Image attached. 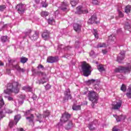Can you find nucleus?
Here are the masks:
<instances>
[{"instance_id":"f257e3e1","label":"nucleus","mask_w":131,"mask_h":131,"mask_svg":"<svg viewBox=\"0 0 131 131\" xmlns=\"http://www.w3.org/2000/svg\"><path fill=\"white\" fill-rule=\"evenodd\" d=\"M19 88H20V84L17 82L9 83L7 84V90H4V93L7 95H10L13 92L18 94L19 93Z\"/></svg>"},{"instance_id":"f03ea898","label":"nucleus","mask_w":131,"mask_h":131,"mask_svg":"<svg viewBox=\"0 0 131 131\" xmlns=\"http://www.w3.org/2000/svg\"><path fill=\"white\" fill-rule=\"evenodd\" d=\"M88 98L89 101L92 102L91 106L92 108H94L95 107V104L98 103V99H99L98 94L95 91H88Z\"/></svg>"},{"instance_id":"7ed1b4c3","label":"nucleus","mask_w":131,"mask_h":131,"mask_svg":"<svg viewBox=\"0 0 131 131\" xmlns=\"http://www.w3.org/2000/svg\"><path fill=\"white\" fill-rule=\"evenodd\" d=\"M81 69L84 76L88 77L91 75V73H92V67L90 64L85 61H83L81 66Z\"/></svg>"},{"instance_id":"20e7f679","label":"nucleus","mask_w":131,"mask_h":131,"mask_svg":"<svg viewBox=\"0 0 131 131\" xmlns=\"http://www.w3.org/2000/svg\"><path fill=\"white\" fill-rule=\"evenodd\" d=\"M35 73L39 76H42V78L36 81V83L38 84H43V83H46V82L49 81V79L47 77V74H46V73H43L41 71H37L35 72Z\"/></svg>"},{"instance_id":"39448f33","label":"nucleus","mask_w":131,"mask_h":131,"mask_svg":"<svg viewBox=\"0 0 131 131\" xmlns=\"http://www.w3.org/2000/svg\"><path fill=\"white\" fill-rule=\"evenodd\" d=\"M123 72L124 73H130L131 65L130 63H128L127 65L124 67H119L115 70V72Z\"/></svg>"},{"instance_id":"423d86ee","label":"nucleus","mask_w":131,"mask_h":131,"mask_svg":"<svg viewBox=\"0 0 131 131\" xmlns=\"http://www.w3.org/2000/svg\"><path fill=\"white\" fill-rule=\"evenodd\" d=\"M86 83L88 84H93L94 85V89L96 90V91L100 90V81L98 79H91L86 81Z\"/></svg>"},{"instance_id":"0eeeda50","label":"nucleus","mask_w":131,"mask_h":131,"mask_svg":"<svg viewBox=\"0 0 131 131\" xmlns=\"http://www.w3.org/2000/svg\"><path fill=\"white\" fill-rule=\"evenodd\" d=\"M16 10L18 14L22 15V14H24V12L26 11V5L21 4H18L16 7Z\"/></svg>"},{"instance_id":"6e6552de","label":"nucleus","mask_w":131,"mask_h":131,"mask_svg":"<svg viewBox=\"0 0 131 131\" xmlns=\"http://www.w3.org/2000/svg\"><path fill=\"white\" fill-rule=\"evenodd\" d=\"M20 119H21V115H17L15 116L14 120H10L9 122V125L10 127H12L15 124H17V123L19 122Z\"/></svg>"},{"instance_id":"1a4fd4ad","label":"nucleus","mask_w":131,"mask_h":131,"mask_svg":"<svg viewBox=\"0 0 131 131\" xmlns=\"http://www.w3.org/2000/svg\"><path fill=\"white\" fill-rule=\"evenodd\" d=\"M71 117V115L69 114L67 112H65L62 115V117L60 119V122L62 123H65L66 121H68V120Z\"/></svg>"},{"instance_id":"9d476101","label":"nucleus","mask_w":131,"mask_h":131,"mask_svg":"<svg viewBox=\"0 0 131 131\" xmlns=\"http://www.w3.org/2000/svg\"><path fill=\"white\" fill-rule=\"evenodd\" d=\"M25 115L26 116H28L26 117V119L29 120V122H33V118H34V116L33 114H31V110H29L25 113Z\"/></svg>"},{"instance_id":"9b49d317","label":"nucleus","mask_w":131,"mask_h":131,"mask_svg":"<svg viewBox=\"0 0 131 131\" xmlns=\"http://www.w3.org/2000/svg\"><path fill=\"white\" fill-rule=\"evenodd\" d=\"M4 113H8L10 114L13 113V111L8 108H5L4 110H0V119H2L3 117H5Z\"/></svg>"},{"instance_id":"f8f14e48","label":"nucleus","mask_w":131,"mask_h":131,"mask_svg":"<svg viewBox=\"0 0 131 131\" xmlns=\"http://www.w3.org/2000/svg\"><path fill=\"white\" fill-rule=\"evenodd\" d=\"M70 89H67L64 93V97H63L64 101H68V100H71L72 97L71 96V94L70 93Z\"/></svg>"},{"instance_id":"ddd939ff","label":"nucleus","mask_w":131,"mask_h":131,"mask_svg":"<svg viewBox=\"0 0 131 131\" xmlns=\"http://www.w3.org/2000/svg\"><path fill=\"white\" fill-rule=\"evenodd\" d=\"M76 14H78L79 15L80 14H88L89 13V11L86 9H84V8L79 6L76 8Z\"/></svg>"},{"instance_id":"4468645a","label":"nucleus","mask_w":131,"mask_h":131,"mask_svg":"<svg viewBox=\"0 0 131 131\" xmlns=\"http://www.w3.org/2000/svg\"><path fill=\"white\" fill-rule=\"evenodd\" d=\"M38 34H39V32L37 31H33L32 32V34L31 35L30 38L32 40H36L37 38H38Z\"/></svg>"},{"instance_id":"2eb2a0df","label":"nucleus","mask_w":131,"mask_h":131,"mask_svg":"<svg viewBox=\"0 0 131 131\" xmlns=\"http://www.w3.org/2000/svg\"><path fill=\"white\" fill-rule=\"evenodd\" d=\"M125 54V51H121L120 55L117 57V59L119 63H121V61H122V60H124Z\"/></svg>"},{"instance_id":"dca6fc26","label":"nucleus","mask_w":131,"mask_h":131,"mask_svg":"<svg viewBox=\"0 0 131 131\" xmlns=\"http://www.w3.org/2000/svg\"><path fill=\"white\" fill-rule=\"evenodd\" d=\"M122 105V103L121 101L115 102L113 103V109H114L115 110H119V109H120V107H121Z\"/></svg>"},{"instance_id":"f3484780","label":"nucleus","mask_w":131,"mask_h":131,"mask_svg":"<svg viewBox=\"0 0 131 131\" xmlns=\"http://www.w3.org/2000/svg\"><path fill=\"white\" fill-rule=\"evenodd\" d=\"M73 28L76 32H80V31H81V25L75 23L73 24Z\"/></svg>"},{"instance_id":"a211bd4d","label":"nucleus","mask_w":131,"mask_h":131,"mask_svg":"<svg viewBox=\"0 0 131 131\" xmlns=\"http://www.w3.org/2000/svg\"><path fill=\"white\" fill-rule=\"evenodd\" d=\"M12 68L14 70H17L18 72H25V69L21 68L18 64L12 65Z\"/></svg>"},{"instance_id":"6ab92c4d","label":"nucleus","mask_w":131,"mask_h":131,"mask_svg":"<svg viewBox=\"0 0 131 131\" xmlns=\"http://www.w3.org/2000/svg\"><path fill=\"white\" fill-rule=\"evenodd\" d=\"M96 123H97V120L94 121L93 122L90 123L88 124V127L90 130H95L96 129Z\"/></svg>"},{"instance_id":"aec40b11","label":"nucleus","mask_w":131,"mask_h":131,"mask_svg":"<svg viewBox=\"0 0 131 131\" xmlns=\"http://www.w3.org/2000/svg\"><path fill=\"white\" fill-rule=\"evenodd\" d=\"M42 37L44 40H48L50 38V32L48 31H45L42 34Z\"/></svg>"},{"instance_id":"412c9836","label":"nucleus","mask_w":131,"mask_h":131,"mask_svg":"<svg viewBox=\"0 0 131 131\" xmlns=\"http://www.w3.org/2000/svg\"><path fill=\"white\" fill-rule=\"evenodd\" d=\"M47 61L48 63H55L58 61V58L56 57L50 56L48 57Z\"/></svg>"},{"instance_id":"4be33fe9","label":"nucleus","mask_w":131,"mask_h":131,"mask_svg":"<svg viewBox=\"0 0 131 131\" xmlns=\"http://www.w3.org/2000/svg\"><path fill=\"white\" fill-rule=\"evenodd\" d=\"M97 20V15L93 14L91 17L88 20V24H93Z\"/></svg>"},{"instance_id":"5701e85b","label":"nucleus","mask_w":131,"mask_h":131,"mask_svg":"<svg viewBox=\"0 0 131 131\" xmlns=\"http://www.w3.org/2000/svg\"><path fill=\"white\" fill-rule=\"evenodd\" d=\"M48 22L50 25H55L56 21L55 20V17L54 16H50L48 19Z\"/></svg>"},{"instance_id":"b1692460","label":"nucleus","mask_w":131,"mask_h":131,"mask_svg":"<svg viewBox=\"0 0 131 131\" xmlns=\"http://www.w3.org/2000/svg\"><path fill=\"white\" fill-rule=\"evenodd\" d=\"M59 8L62 11H63L64 12L66 11V10H67V3L62 2Z\"/></svg>"},{"instance_id":"393cba45","label":"nucleus","mask_w":131,"mask_h":131,"mask_svg":"<svg viewBox=\"0 0 131 131\" xmlns=\"http://www.w3.org/2000/svg\"><path fill=\"white\" fill-rule=\"evenodd\" d=\"M113 116H114V117H115V118L118 122L119 121H121V120H122V119H124L125 118H124L123 115H121V116H118L116 115H114Z\"/></svg>"},{"instance_id":"a878e982","label":"nucleus","mask_w":131,"mask_h":131,"mask_svg":"<svg viewBox=\"0 0 131 131\" xmlns=\"http://www.w3.org/2000/svg\"><path fill=\"white\" fill-rule=\"evenodd\" d=\"M23 90L26 92H32V88L28 85L23 86Z\"/></svg>"},{"instance_id":"bb28decb","label":"nucleus","mask_w":131,"mask_h":131,"mask_svg":"<svg viewBox=\"0 0 131 131\" xmlns=\"http://www.w3.org/2000/svg\"><path fill=\"white\" fill-rule=\"evenodd\" d=\"M72 127H73V124L72 123V121H70L68 122V125L66 126V129H70Z\"/></svg>"},{"instance_id":"cd10ccee","label":"nucleus","mask_w":131,"mask_h":131,"mask_svg":"<svg viewBox=\"0 0 131 131\" xmlns=\"http://www.w3.org/2000/svg\"><path fill=\"white\" fill-rule=\"evenodd\" d=\"M127 91V92L126 94V96L129 99H131V85L128 88Z\"/></svg>"},{"instance_id":"c85d7f7f","label":"nucleus","mask_w":131,"mask_h":131,"mask_svg":"<svg viewBox=\"0 0 131 131\" xmlns=\"http://www.w3.org/2000/svg\"><path fill=\"white\" fill-rule=\"evenodd\" d=\"M20 63H22L23 64H25V63H26V62L28 61V58L24 56H22L21 57H20Z\"/></svg>"},{"instance_id":"c756f323","label":"nucleus","mask_w":131,"mask_h":131,"mask_svg":"<svg viewBox=\"0 0 131 131\" xmlns=\"http://www.w3.org/2000/svg\"><path fill=\"white\" fill-rule=\"evenodd\" d=\"M129 20H127L126 23L125 24L124 29L126 30L127 29H130V24H129Z\"/></svg>"},{"instance_id":"7c9ffc66","label":"nucleus","mask_w":131,"mask_h":131,"mask_svg":"<svg viewBox=\"0 0 131 131\" xmlns=\"http://www.w3.org/2000/svg\"><path fill=\"white\" fill-rule=\"evenodd\" d=\"M72 109L73 110H75V111L80 110V109H81V106H80V105H76L74 104L72 106Z\"/></svg>"},{"instance_id":"2f4dec72","label":"nucleus","mask_w":131,"mask_h":131,"mask_svg":"<svg viewBox=\"0 0 131 131\" xmlns=\"http://www.w3.org/2000/svg\"><path fill=\"white\" fill-rule=\"evenodd\" d=\"M130 9L131 6L129 5H127L125 8V12L126 14H128V13H130Z\"/></svg>"},{"instance_id":"473e14b6","label":"nucleus","mask_w":131,"mask_h":131,"mask_svg":"<svg viewBox=\"0 0 131 131\" xmlns=\"http://www.w3.org/2000/svg\"><path fill=\"white\" fill-rule=\"evenodd\" d=\"M97 69L100 71V72H102L105 70L104 69V66L103 64H100L97 67Z\"/></svg>"},{"instance_id":"72a5a7b5","label":"nucleus","mask_w":131,"mask_h":131,"mask_svg":"<svg viewBox=\"0 0 131 131\" xmlns=\"http://www.w3.org/2000/svg\"><path fill=\"white\" fill-rule=\"evenodd\" d=\"M1 41L2 42H6V41H8V36H2L1 37Z\"/></svg>"},{"instance_id":"f704fd0d","label":"nucleus","mask_w":131,"mask_h":131,"mask_svg":"<svg viewBox=\"0 0 131 131\" xmlns=\"http://www.w3.org/2000/svg\"><path fill=\"white\" fill-rule=\"evenodd\" d=\"M50 116V111L49 110H47L43 112V118H46V117H48V116Z\"/></svg>"},{"instance_id":"c9c22d12","label":"nucleus","mask_w":131,"mask_h":131,"mask_svg":"<svg viewBox=\"0 0 131 131\" xmlns=\"http://www.w3.org/2000/svg\"><path fill=\"white\" fill-rule=\"evenodd\" d=\"M115 38H116V37H115V35L114 34H113L108 36V40L110 41H114V40H115Z\"/></svg>"},{"instance_id":"e433bc0d","label":"nucleus","mask_w":131,"mask_h":131,"mask_svg":"<svg viewBox=\"0 0 131 131\" xmlns=\"http://www.w3.org/2000/svg\"><path fill=\"white\" fill-rule=\"evenodd\" d=\"M5 105V101L2 96L0 97V109L3 107V106Z\"/></svg>"},{"instance_id":"4c0bfd02","label":"nucleus","mask_w":131,"mask_h":131,"mask_svg":"<svg viewBox=\"0 0 131 131\" xmlns=\"http://www.w3.org/2000/svg\"><path fill=\"white\" fill-rule=\"evenodd\" d=\"M26 36L24 37V38H26V36H29V35H31L32 34V31L31 30H29L27 32L25 33Z\"/></svg>"},{"instance_id":"58836bf2","label":"nucleus","mask_w":131,"mask_h":131,"mask_svg":"<svg viewBox=\"0 0 131 131\" xmlns=\"http://www.w3.org/2000/svg\"><path fill=\"white\" fill-rule=\"evenodd\" d=\"M37 68L38 70H42V71L45 70V69H46L45 68V67H43V66H42V64H38Z\"/></svg>"},{"instance_id":"ea45409f","label":"nucleus","mask_w":131,"mask_h":131,"mask_svg":"<svg viewBox=\"0 0 131 131\" xmlns=\"http://www.w3.org/2000/svg\"><path fill=\"white\" fill-rule=\"evenodd\" d=\"M71 5H72V7H75V6L77 5V1L72 0L71 1Z\"/></svg>"},{"instance_id":"a19ab883","label":"nucleus","mask_w":131,"mask_h":131,"mask_svg":"<svg viewBox=\"0 0 131 131\" xmlns=\"http://www.w3.org/2000/svg\"><path fill=\"white\" fill-rule=\"evenodd\" d=\"M49 15V12H47V11H42L41 13V16L42 17H47V16Z\"/></svg>"},{"instance_id":"79ce46f5","label":"nucleus","mask_w":131,"mask_h":131,"mask_svg":"<svg viewBox=\"0 0 131 131\" xmlns=\"http://www.w3.org/2000/svg\"><path fill=\"white\" fill-rule=\"evenodd\" d=\"M106 44L105 43H98L97 48H105Z\"/></svg>"},{"instance_id":"37998d69","label":"nucleus","mask_w":131,"mask_h":131,"mask_svg":"<svg viewBox=\"0 0 131 131\" xmlns=\"http://www.w3.org/2000/svg\"><path fill=\"white\" fill-rule=\"evenodd\" d=\"M121 91L122 92H126V86L124 85V84H123L121 87Z\"/></svg>"},{"instance_id":"c03bdc74","label":"nucleus","mask_w":131,"mask_h":131,"mask_svg":"<svg viewBox=\"0 0 131 131\" xmlns=\"http://www.w3.org/2000/svg\"><path fill=\"white\" fill-rule=\"evenodd\" d=\"M93 31H94L93 34L95 36V37H96V38H98V33H97V30L94 29Z\"/></svg>"},{"instance_id":"a18cd8bd","label":"nucleus","mask_w":131,"mask_h":131,"mask_svg":"<svg viewBox=\"0 0 131 131\" xmlns=\"http://www.w3.org/2000/svg\"><path fill=\"white\" fill-rule=\"evenodd\" d=\"M59 48H60V49H64V50L66 51L67 50H69L71 47L68 46V47H66V48H64V46L61 45V47H59Z\"/></svg>"},{"instance_id":"49530a36","label":"nucleus","mask_w":131,"mask_h":131,"mask_svg":"<svg viewBox=\"0 0 131 131\" xmlns=\"http://www.w3.org/2000/svg\"><path fill=\"white\" fill-rule=\"evenodd\" d=\"M100 2L98 0H92V4L93 5H99Z\"/></svg>"},{"instance_id":"de8ad7c7","label":"nucleus","mask_w":131,"mask_h":131,"mask_svg":"<svg viewBox=\"0 0 131 131\" xmlns=\"http://www.w3.org/2000/svg\"><path fill=\"white\" fill-rule=\"evenodd\" d=\"M118 12L119 17H120L121 18H122V17H123L124 16L123 13H122V12H121V11L120 10H118Z\"/></svg>"},{"instance_id":"09e8293b","label":"nucleus","mask_w":131,"mask_h":131,"mask_svg":"<svg viewBox=\"0 0 131 131\" xmlns=\"http://www.w3.org/2000/svg\"><path fill=\"white\" fill-rule=\"evenodd\" d=\"M6 9V6L5 5H2L0 6V11L3 12Z\"/></svg>"},{"instance_id":"8fccbe9b","label":"nucleus","mask_w":131,"mask_h":131,"mask_svg":"<svg viewBox=\"0 0 131 131\" xmlns=\"http://www.w3.org/2000/svg\"><path fill=\"white\" fill-rule=\"evenodd\" d=\"M45 89L46 90H49V89H51V86L50 84H47L46 86H45Z\"/></svg>"},{"instance_id":"3c124183","label":"nucleus","mask_w":131,"mask_h":131,"mask_svg":"<svg viewBox=\"0 0 131 131\" xmlns=\"http://www.w3.org/2000/svg\"><path fill=\"white\" fill-rule=\"evenodd\" d=\"M119 130L118 128H117V126H115L113 128V131H118Z\"/></svg>"},{"instance_id":"603ef678","label":"nucleus","mask_w":131,"mask_h":131,"mask_svg":"<svg viewBox=\"0 0 131 131\" xmlns=\"http://www.w3.org/2000/svg\"><path fill=\"white\" fill-rule=\"evenodd\" d=\"M6 73H7V74H8V75L11 74V70H10V69H7V70H6Z\"/></svg>"},{"instance_id":"864d4df0","label":"nucleus","mask_w":131,"mask_h":131,"mask_svg":"<svg viewBox=\"0 0 131 131\" xmlns=\"http://www.w3.org/2000/svg\"><path fill=\"white\" fill-rule=\"evenodd\" d=\"M8 101H13V97H8Z\"/></svg>"},{"instance_id":"5fc2aeb1","label":"nucleus","mask_w":131,"mask_h":131,"mask_svg":"<svg viewBox=\"0 0 131 131\" xmlns=\"http://www.w3.org/2000/svg\"><path fill=\"white\" fill-rule=\"evenodd\" d=\"M102 52L103 54V55H105V54H107V50H102Z\"/></svg>"},{"instance_id":"6e6d98bb","label":"nucleus","mask_w":131,"mask_h":131,"mask_svg":"<svg viewBox=\"0 0 131 131\" xmlns=\"http://www.w3.org/2000/svg\"><path fill=\"white\" fill-rule=\"evenodd\" d=\"M95 54V51L94 50H92L90 53V56H93Z\"/></svg>"},{"instance_id":"4d7b16f0","label":"nucleus","mask_w":131,"mask_h":131,"mask_svg":"<svg viewBox=\"0 0 131 131\" xmlns=\"http://www.w3.org/2000/svg\"><path fill=\"white\" fill-rule=\"evenodd\" d=\"M42 8H47V7H48V4H42Z\"/></svg>"},{"instance_id":"13d9d810","label":"nucleus","mask_w":131,"mask_h":131,"mask_svg":"<svg viewBox=\"0 0 131 131\" xmlns=\"http://www.w3.org/2000/svg\"><path fill=\"white\" fill-rule=\"evenodd\" d=\"M32 99H33V100H36V95H34L32 97Z\"/></svg>"},{"instance_id":"bf43d9fd","label":"nucleus","mask_w":131,"mask_h":131,"mask_svg":"<svg viewBox=\"0 0 131 131\" xmlns=\"http://www.w3.org/2000/svg\"><path fill=\"white\" fill-rule=\"evenodd\" d=\"M122 30L121 29H120L117 30V32L118 33H120L121 32H122Z\"/></svg>"},{"instance_id":"052dcab7","label":"nucleus","mask_w":131,"mask_h":131,"mask_svg":"<svg viewBox=\"0 0 131 131\" xmlns=\"http://www.w3.org/2000/svg\"><path fill=\"white\" fill-rule=\"evenodd\" d=\"M18 131H25V130H24V129H23V128H19L18 129Z\"/></svg>"},{"instance_id":"680f3d73","label":"nucleus","mask_w":131,"mask_h":131,"mask_svg":"<svg viewBox=\"0 0 131 131\" xmlns=\"http://www.w3.org/2000/svg\"><path fill=\"white\" fill-rule=\"evenodd\" d=\"M0 66H4V63L0 60Z\"/></svg>"},{"instance_id":"e2e57ef3","label":"nucleus","mask_w":131,"mask_h":131,"mask_svg":"<svg viewBox=\"0 0 131 131\" xmlns=\"http://www.w3.org/2000/svg\"><path fill=\"white\" fill-rule=\"evenodd\" d=\"M40 0H35L36 4H38Z\"/></svg>"},{"instance_id":"0e129e2a","label":"nucleus","mask_w":131,"mask_h":131,"mask_svg":"<svg viewBox=\"0 0 131 131\" xmlns=\"http://www.w3.org/2000/svg\"><path fill=\"white\" fill-rule=\"evenodd\" d=\"M89 92H84L83 93V95H86V94H88Z\"/></svg>"},{"instance_id":"69168bd1","label":"nucleus","mask_w":131,"mask_h":131,"mask_svg":"<svg viewBox=\"0 0 131 131\" xmlns=\"http://www.w3.org/2000/svg\"><path fill=\"white\" fill-rule=\"evenodd\" d=\"M37 117L38 118H39L40 117H41V115H39V116H37Z\"/></svg>"},{"instance_id":"338daca9","label":"nucleus","mask_w":131,"mask_h":131,"mask_svg":"<svg viewBox=\"0 0 131 131\" xmlns=\"http://www.w3.org/2000/svg\"><path fill=\"white\" fill-rule=\"evenodd\" d=\"M19 103H21V104H23V102L22 101H19Z\"/></svg>"},{"instance_id":"774afa93","label":"nucleus","mask_w":131,"mask_h":131,"mask_svg":"<svg viewBox=\"0 0 131 131\" xmlns=\"http://www.w3.org/2000/svg\"><path fill=\"white\" fill-rule=\"evenodd\" d=\"M119 76H120V77H122V75H120Z\"/></svg>"}]
</instances>
